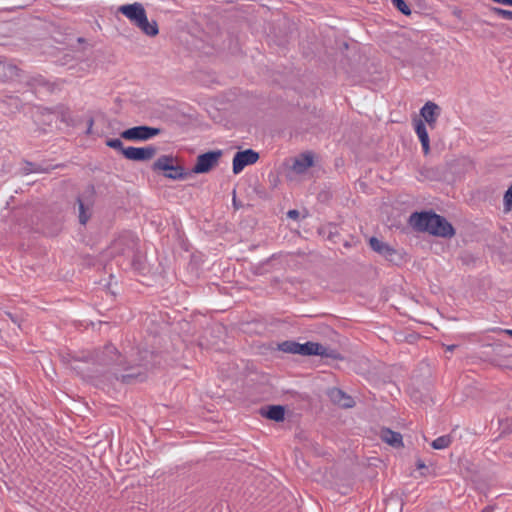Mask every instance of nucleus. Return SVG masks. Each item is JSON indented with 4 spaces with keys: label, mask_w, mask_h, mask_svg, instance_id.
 <instances>
[{
    "label": "nucleus",
    "mask_w": 512,
    "mask_h": 512,
    "mask_svg": "<svg viewBox=\"0 0 512 512\" xmlns=\"http://www.w3.org/2000/svg\"><path fill=\"white\" fill-rule=\"evenodd\" d=\"M409 224L417 231L438 237L451 238L455 235L453 226L444 217L431 211L412 213Z\"/></svg>",
    "instance_id": "obj_1"
},
{
    "label": "nucleus",
    "mask_w": 512,
    "mask_h": 512,
    "mask_svg": "<svg viewBox=\"0 0 512 512\" xmlns=\"http://www.w3.org/2000/svg\"><path fill=\"white\" fill-rule=\"evenodd\" d=\"M279 349L290 354H299L304 356L317 355L331 359L340 358L339 353L335 349L310 341L303 344L291 340L284 341L279 344Z\"/></svg>",
    "instance_id": "obj_2"
},
{
    "label": "nucleus",
    "mask_w": 512,
    "mask_h": 512,
    "mask_svg": "<svg viewBox=\"0 0 512 512\" xmlns=\"http://www.w3.org/2000/svg\"><path fill=\"white\" fill-rule=\"evenodd\" d=\"M119 12L127 17L135 26L148 36H156L159 32L156 21L149 22L142 4L133 3L122 5Z\"/></svg>",
    "instance_id": "obj_3"
},
{
    "label": "nucleus",
    "mask_w": 512,
    "mask_h": 512,
    "mask_svg": "<svg viewBox=\"0 0 512 512\" xmlns=\"http://www.w3.org/2000/svg\"><path fill=\"white\" fill-rule=\"evenodd\" d=\"M154 171H162L166 178L177 180L185 177L184 169L175 164L172 156L163 155L153 164Z\"/></svg>",
    "instance_id": "obj_4"
},
{
    "label": "nucleus",
    "mask_w": 512,
    "mask_h": 512,
    "mask_svg": "<svg viewBox=\"0 0 512 512\" xmlns=\"http://www.w3.org/2000/svg\"><path fill=\"white\" fill-rule=\"evenodd\" d=\"M160 133L159 128L149 126H135L124 130L121 133V137L131 141H146Z\"/></svg>",
    "instance_id": "obj_5"
},
{
    "label": "nucleus",
    "mask_w": 512,
    "mask_h": 512,
    "mask_svg": "<svg viewBox=\"0 0 512 512\" xmlns=\"http://www.w3.org/2000/svg\"><path fill=\"white\" fill-rule=\"evenodd\" d=\"M221 155V150L209 151L199 155L192 171L197 174L209 172L214 166L217 165Z\"/></svg>",
    "instance_id": "obj_6"
},
{
    "label": "nucleus",
    "mask_w": 512,
    "mask_h": 512,
    "mask_svg": "<svg viewBox=\"0 0 512 512\" xmlns=\"http://www.w3.org/2000/svg\"><path fill=\"white\" fill-rule=\"evenodd\" d=\"M369 244L373 251L383 256L387 261L391 263L397 264L402 259L396 249L376 237H371Z\"/></svg>",
    "instance_id": "obj_7"
},
{
    "label": "nucleus",
    "mask_w": 512,
    "mask_h": 512,
    "mask_svg": "<svg viewBox=\"0 0 512 512\" xmlns=\"http://www.w3.org/2000/svg\"><path fill=\"white\" fill-rule=\"evenodd\" d=\"M258 159L259 154L252 149L237 152L233 157V173L239 174L246 166L256 163Z\"/></svg>",
    "instance_id": "obj_8"
},
{
    "label": "nucleus",
    "mask_w": 512,
    "mask_h": 512,
    "mask_svg": "<svg viewBox=\"0 0 512 512\" xmlns=\"http://www.w3.org/2000/svg\"><path fill=\"white\" fill-rule=\"evenodd\" d=\"M156 154V148L152 145L146 147H126L123 149L125 158L133 161H147Z\"/></svg>",
    "instance_id": "obj_9"
},
{
    "label": "nucleus",
    "mask_w": 512,
    "mask_h": 512,
    "mask_svg": "<svg viewBox=\"0 0 512 512\" xmlns=\"http://www.w3.org/2000/svg\"><path fill=\"white\" fill-rule=\"evenodd\" d=\"M97 361L103 365L123 364L122 356L112 344H108L104 347L101 356H97Z\"/></svg>",
    "instance_id": "obj_10"
},
{
    "label": "nucleus",
    "mask_w": 512,
    "mask_h": 512,
    "mask_svg": "<svg viewBox=\"0 0 512 512\" xmlns=\"http://www.w3.org/2000/svg\"><path fill=\"white\" fill-rule=\"evenodd\" d=\"M421 116L432 128L435 126L437 118L440 114V108L434 102H427L420 110Z\"/></svg>",
    "instance_id": "obj_11"
},
{
    "label": "nucleus",
    "mask_w": 512,
    "mask_h": 512,
    "mask_svg": "<svg viewBox=\"0 0 512 512\" xmlns=\"http://www.w3.org/2000/svg\"><path fill=\"white\" fill-rule=\"evenodd\" d=\"M313 162V155L311 153H304L294 160L292 169L297 174H302L313 165Z\"/></svg>",
    "instance_id": "obj_12"
},
{
    "label": "nucleus",
    "mask_w": 512,
    "mask_h": 512,
    "mask_svg": "<svg viewBox=\"0 0 512 512\" xmlns=\"http://www.w3.org/2000/svg\"><path fill=\"white\" fill-rule=\"evenodd\" d=\"M415 132L421 142L424 154L427 155L430 151L429 135H428L425 124L421 120H418L416 122Z\"/></svg>",
    "instance_id": "obj_13"
},
{
    "label": "nucleus",
    "mask_w": 512,
    "mask_h": 512,
    "mask_svg": "<svg viewBox=\"0 0 512 512\" xmlns=\"http://www.w3.org/2000/svg\"><path fill=\"white\" fill-rule=\"evenodd\" d=\"M380 436L385 443L395 448L403 446L402 435L399 432L384 428L381 430Z\"/></svg>",
    "instance_id": "obj_14"
},
{
    "label": "nucleus",
    "mask_w": 512,
    "mask_h": 512,
    "mask_svg": "<svg viewBox=\"0 0 512 512\" xmlns=\"http://www.w3.org/2000/svg\"><path fill=\"white\" fill-rule=\"evenodd\" d=\"M331 399L333 402L337 403L338 405L349 408L352 407L354 404L353 399L346 395L342 390L334 388L329 393Z\"/></svg>",
    "instance_id": "obj_15"
},
{
    "label": "nucleus",
    "mask_w": 512,
    "mask_h": 512,
    "mask_svg": "<svg viewBox=\"0 0 512 512\" xmlns=\"http://www.w3.org/2000/svg\"><path fill=\"white\" fill-rule=\"evenodd\" d=\"M265 416L277 422L283 421L285 416V409L280 405L269 406Z\"/></svg>",
    "instance_id": "obj_16"
},
{
    "label": "nucleus",
    "mask_w": 512,
    "mask_h": 512,
    "mask_svg": "<svg viewBox=\"0 0 512 512\" xmlns=\"http://www.w3.org/2000/svg\"><path fill=\"white\" fill-rule=\"evenodd\" d=\"M452 438L450 435H442L434 439L431 446L436 450H442L450 446Z\"/></svg>",
    "instance_id": "obj_17"
},
{
    "label": "nucleus",
    "mask_w": 512,
    "mask_h": 512,
    "mask_svg": "<svg viewBox=\"0 0 512 512\" xmlns=\"http://www.w3.org/2000/svg\"><path fill=\"white\" fill-rule=\"evenodd\" d=\"M490 12L498 17H501L503 19L512 20V11L506 10L498 7H491Z\"/></svg>",
    "instance_id": "obj_18"
},
{
    "label": "nucleus",
    "mask_w": 512,
    "mask_h": 512,
    "mask_svg": "<svg viewBox=\"0 0 512 512\" xmlns=\"http://www.w3.org/2000/svg\"><path fill=\"white\" fill-rule=\"evenodd\" d=\"M393 5L404 15H410L411 9L404 0H391Z\"/></svg>",
    "instance_id": "obj_19"
},
{
    "label": "nucleus",
    "mask_w": 512,
    "mask_h": 512,
    "mask_svg": "<svg viewBox=\"0 0 512 512\" xmlns=\"http://www.w3.org/2000/svg\"><path fill=\"white\" fill-rule=\"evenodd\" d=\"M504 211L509 212L512 210V185L504 194L503 198Z\"/></svg>",
    "instance_id": "obj_20"
},
{
    "label": "nucleus",
    "mask_w": 512,
    "mask_h": 512,
    "mask_svg": "<svg viewBox=\"0 0 512 512\" xmlns=\"http://www.w3.org/2000/svg\"><path fill=\"white\" fill-rule=\"evenodd\" d=\"M106 145L110 148H113V149H117V150H120L122 153H123V149H125L123 147V143L120 139L118 138H114V139H108L106 141Z\"/></svg>",
    "instance_id": "obj_21"
},
{
    "label": "nucleus",
    "mask_w": 512,
    "mask_h": 512,
    "mask_svg": "<svg viewBox=\"0 0 512 512\" xmlns=\"http://www.w3.org/2000/svg\"><path fill=\"white\" fill-rule=\"evenodd\" d=\"M79 203V221L81 224L85 225L88 221V216L85 213L84 204L81 199H78Z\"/></svg>",
    "instance_id": "obj_22"
},
{
    "label": "nucleus",
    "mask_w": 512,
    "mask_h": 512,
    "mask_svg": "<svg viewBox=\"0 0 512 512\" xmlns=\"http://www.w3.org/2000/svg\"><path fill=\"white\" fill-rule=\"evenodd\" d=\"M134 377L133 374H122L119 378L122 382L128 383Z\"/></svg>",
    "instance_id": "obj_23"
},
{
    "label": "nucleus",
    "mask_w": 512,
    "mask_h": 512,
    "mask_svg": "<svg viewBox=\"0 0 512 512\" xmlns=\"http://www.w3.org/2000/svg\"><path fill=\"white\" fill-rule=\"evenodd\" d=\"M287 215L291 219H297L299 217V211H297V210H289Z\"/></svg>",
    "instance_id": "obj_24"
},
{
    "label": "nucleus",
    "mask_w": 512,
    "mask_h": 512,
    "mask_svg": "<svg viewBox=\"0 0 512 512\" xmlns=\"http://www.w3.org/2000/svg\"><path fill=\"white\" fill-rule=\"evenodd\" d=\"M496 3L512 6V0H493Z\"/></svg>",
    "instance_id": "obj_25"
},
{
    "label": "nucleus",
    "mask_w": 512,
    "mask_h": 512,
    "mask_svg": "<svg viewBox=\"0 0 512 512\" xmlns=\"http://www.w3.org/2000/svg\"><path fill=\"white\" fill-rule=\"evenodd\" d=\"M92 125H93V119H90L89 120V127H88V130H87L88 134L91 132Z\"/></svg>",
    "instance_id": "obj_26"
},
{
    "label": "nucleus",
    "mask_w": 512,
    "mask_h": 512,
    "mask_svg": "<svg viewBox=\"0 0 512 512\" xmlns=\"http://www.w3.org/2000/svg\"><path fill=\"white\" fill-rule=\"evenodd\" d=\"M424 467H425V465H424L421 461H419V462L417 463V468H418V469H422V468H424Z\"/></svg>",
    "instance_id": "obj_27"
},
{
    "label": "nucleus",
    "mask_w": 512,
    "mask_h": 512,
    "mask_svg": "<svg viewBox=\"0 0 512 512\" xmlns=\"http://www.w3.org/2000/svg\"><path fill=\"white\" fill-rule=\"evenodd\" d=\"M455 347H456V345L447 346V350L451 352L454 350Z\"/></svg>",
    "instance_id": "obj_28"
},
{
    "label": "nucleus",
    "mask_w": 512,
    "mask_h": 512,
    "mask_svg": "<svg viewBox=\"0 0 512 512\" xmlns=\"http://www.w3.org/2000/svg\"><path fill=\"white\" fill-rule=\"evenodd\" d=\"M505 333H507V334H509V335H511V336H512V330H511V329H507V330H505Z\"/></svg>",
    "instance_id": "obj_29"
},
{
    "label": "nucleus",
    "mask_w": 512,
    "mask_h": 512,
    "mask_svg": "<svg viewBox=\"0 0 512 512\" xmlns=\"http://www.w3.org/2000/svg\"><path fill=\"white\" fill-rule=\"evenodd\" d=\"M427 173H428V174H430V173L432 174V173H433V170H432V169H431V170H427Z\"/></svg>",
    "instance_id": "obj_30"
}]
</instances>
